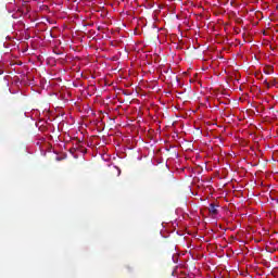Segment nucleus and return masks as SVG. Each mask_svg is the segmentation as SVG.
<instances>
[{
    "label": "nucleus",
    "instance_id": "20e7f679",
    "mask_svg": "<svg viewBox=\"0 0 278 278\" xmlns=\"http://www.w3.org/2000/svg\"><path fill=\"white\" fill-rule=\"evenodd\" d=\"M77 149H81V141H78V147Z\"/></svg>",
    "mask_w": 278,
    "mask_h": 278
},
{
    "label": "nucleus",
    "instance_id": "7ed1b4c3",
    "mask_svg": "<svg viewBox=\"0 0 278 278\" xmlns=\"http://www.w3.org/2000/svg\"><path fill=\"white\" fill-rule=\"evenodd\" d=\"M263 84H264V86H266V88H270V84L268 83L267 79H265V80L263 81Z\"/></svg>",
    "mask_w": 278,
    "mask_h": 278
},
{
    "label": "nucleus",
    "instance_id": "f257e3e1",
    "mask_svg": "<svg viewBox=\"0 0 278 278\" xmlns=\"http://www.w3.org/2000/svg\"><path fill=\"white\" fill-rule=\"evenodd\" d=\"M208 212L210 214H212L213 216H216L218 214V204L215 203H211L208 205Z\"/></svg>",
    "mask_w": 278,
    "mask_h": 278
},
{
    "label": "nucleus",
    "instance_id": "39448f33",
    "mask_svg": "<svg viewBox=\"0 0 278 278\" xmlns=\"http://www.w3.org/2000/svg\"><path fill=\"white\" fill-rule=\"evenodd\" d=\"M75 151V148L71 149V153H73Z\"/></svg>",
    "mask_w": 278,
    "mask_h": 278
},
{
    "label": "nucleus",
    "instance_id": "f03ea898",
    "mask_svg": "<svg viewBox=\"0 0 278 278\" xmlns=\"http://www.w3.org/2000/svg\"><path fill=\"white\" fill-rule=\"evenodd\" d=\"M273 66H267L264 68L265 75H273Z\"/></svg>",
    "mask_w": 278,
    "mask_h": 278
}]
</instances>
